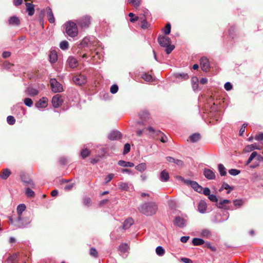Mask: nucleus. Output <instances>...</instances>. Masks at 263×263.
I'll return each mask as SVG.
<instances>
[{
    "instance_id": "obj_1",
    "label": "nucleus",
    "mask_w": 263,
    "mask_h": 263,
    "mask_svg": "<svg viewBox=\"0 0 263 263\" xmlns=\"http://www.w3.org/2000/svg\"><path fill=\"white\" fill-rule=\"evenodd\" d=\"M157 209V205L154 202L144 203L139 208L141 213L147 216H151L156 214Z\"/></svg>"
},
{
    "instance_id": "obj_2",
    "label": "nucleus",
    "mask_w": 263,
    "mask_h": 263,
    "mask_svg": "<svg viewBox=\"0 0 263 263\" xmlns=\"http://www.w3.org/2000/svg\"><path fill=\"white\" fill-rule=\"evenodd\" d=\"M26 206L24 204H20L17 206L16 211L18 217L15 220L17 222V226L18 228H23L26 227L30 222L29 220L24 221V218L22 217V213L26 210Z\"/></svg>"
},
{
    "instance_id": "obj_3",
    "label": "nucleus",
    "mask_w": 263,
    "mask_h": 263,
    "mask_svg": "<svg viewBox=\"0 0 263 263\" xmlns=\"http://www.w3.org/2000/svg\"><path fill=\"white\" fill-rule=\"evenodd\" d=\"M158 41L161 46L166 47L165 51L167 54L170 53L174 48V46L171 45V40L167 36H159Z\"/></svg>"
},
{
    "instance_id": "obj_4",
    "label": "nucleus",
    "mask_w": 263,
    "mask_h": 263,
    "mask_svg": "<svg viewBox=\"0 0 263 263\" xmlns=\"http://www.w3.org/2000/svg\"><path fill=\"white\" fill-rule=\"evenodd\" d=\"M66 33L71 37H75L78 35V30L76 24L72 21H68L65 24Z\"/></svg>"
},
{
    "instance_id": "obj_5",
    "label": "nucleus",
    "mask_w": 263,
    "mask_h": 263,
    "mask_svg": "<svg viewBox=\"0 0 263 263\" xmlns=\"http://www.w3.org/2000/svg\"><path fill=\"white\" fill-rule=\"evenodd\" d=\"M50 83L52 90L54 92H60L63 90L62 85L55 79H51Z\"/></svg>"
},
{
    "instance_id": "obj_6",
    "label": "nucleus",
    "mask_w": 263,
    "mask_h": 263,
    "mask_svg": "<svg viewBox=\"0 0 263 263\" xmlns=\"http://www.w3.org/2000/svg\"><path fill=\"white\" fill-rule=\"evenodd\" d=\"M183 181L186 184L191 185L195 191L199 193H202L203 187L199 185L196 182L190 180H184Z\"/></svg>"
},
{
    "instance_id": "obj_7",
    "label": "nucleus",
    "mask_w": 263,
    "mask_h": 263,
    "mask_svg": "<svg viewBox=\"0 0 263 263\" xmlns=\"http://www.w3.org/2000/svg\"><path fill=\"white\" fill-rule=\"evenodd\" d=\"M78 23L82 28H87L90 24V17L85 16L79 20Z\"/></svg>"
},
{
    "instance_id": "obj_8",
    "label": "nucleus",
    "mask_w": 263,
    "mask_h": 263,
    "mask_svg": "<svg viewBox=\"0 0 263 263\" xmlns=\"http://www.w3.org/2000/svg\"><path fill=\"white\" fill-rule=\"evenodd\" d=\"M63 100L60 95L54 96L52 99V104L54 108H58L62 105Z\"/></svg>"
},
{
    "instance_id": "obj_9",
    "label": "nucleus",
    "mask_w": 263,
    "mask_h": 263,
    "mask_svg": "<svg viewBox=\"0 0 263 263\" xmlns=\"http://www.w3.org/2000/svg\"><path fill=\"white\" fill-rule=\"evenodd\" d=\"M139 117L141 120V123L143 124L144 122L150 120L151 117L148 112L147 110H143L141 111Z\"/></svg>"
},
{
    "instance_id": "obj_10",
    "label": "nucleus",
    "mask_w": 263,
    "mask_h": 263,
    "mask_svg": "<svg viewBox=\"0 0 263 263\" xmlns=\"http://www.w3.org/2000/svg\"><path fill=\"white\" fill-rule=\"evenodd\" d=\"M261 148L262 146L257 143H254L246 146L244 148L243 151L245 153H249L254 149H261Z\"/></svg>"
},
{
    "instance_id": "obj_11",
    "label": "nucleus",
    "mask_w": 263,
    "mask_h": 263,
    "mask_svg": "<svg viewBox=\"0 0 263 263\" xmlns=\"http://www.w3.org/2000/svg\"><path fill=\"white\" fill-rule=\"evenodd\" d=\"M73 82L78 85H82L86 82V77L81 74L75 76L73 78Z\"/></svg>"
},
{
    "instance_id": "obj_12",
    "label": "nucleus",
    "mask_w": 263,
    "mask_h": 263,
    "mask_svg": "<svg viewBox=\"0 0 263 263\" xmlns=\"http://www.w3.org/2000/svg\"><path fill=\"white\" fill-rule=\"evenodd\" d=\"M231 203V201L228 199H224L223 200L220 201L218 203H217V206L219 209H223L226 210H228L230 209L229 206L227 204Z\"/></svg>"
},
{
    "instance_id": "obj_13",
    "label": "nucleus",
    "mask_w": 263,
    "mask_h": 263,
    "mask_svg": "<svg viewBox=\"0 0 263 263\" xmlns=\"http://www.w3.org/2000/svg\"><path fill=\"white\" fill-rule=\"evenodd\" d=\"M48 99L43 97L35 103V107L37 108H45L47 106Z\"/></svg>"
},
{
    "instance_id": "obj_14",
    "label": "nucleus",
    "mask_w": 263,
    "mask_h": 263,
    "mask_svg": "<svg viewBox=\"0 0 263 263\" xmlns=\"http://www.w3.org/2000/svg\"><path fill=\"white\" fill-rule=\"evenodd\" d=\"M200 66L203 71H207L210 67L208 59L206 58H202L200 60Z\"/></svg>"
},
{
    "instance_id": "obj_15",
    "label": "nucleus",
    "mask_w": 263,
    "mask_h": 263,
    "mask_svg": "<svg viewBox=\"0 0 263 263\" xmlns=\"http://www.w3.org/2000/svg\"><path fill=\"white\" fill-rule=\"evenodd\" d=\"M207 210V204L204 200H200L198 205V211L200 213H205Z\"/></svg>"
},
{
    "instance_id": "obj_16",
    "label": "nucleus",
    "mask_w": 263,
    "mask_h": 263,
    "mask_svg": "<svg viewBox=\"0 0 263 263\" xmlns=\"http://www.w3.org/2000/svg\"><path fill=\"white\" fill-rule=\"evenodd\" d=\"M121 137V134L118 131H112L109 133L108 136L109 139L111 140H115L120 139Z\"/></svg>"
},
{
    "instance_id": "obj_17",
    "label": "nucleus",
    "mask_w": 263,
    "mask_h": 263,
    "mask_svg": "<svg viewBox=\"0 0 263 263\" xmlns=\"http://www.w3.org/2000/svg\"><path fill=\"white\" fill-rule=\"evenodd\" d=\"M174 224L178 227H183L185 226L186 221L183 218L177 217L174 220Z\"/></svg>"
},
{
    "instance_id": "obj_18",
    "label": "nucleus",
    "mask_w": 263,
    "mask_h": 263,
    "mask_svg": "<svg viewBox=\"0 0 263 263\" xmlns=\"http://www.w3.org/2000/svg\"><path fill=\"white\" fill-rule=\"evenodd\" d=\"M169 174L166 170H163L160 173V179L161 181L166 182L169 180Z\"/></svg>"
},
{
    "instance_id": "obj_19",
    "label": "nucleus",
    "mask_w": 263,
    "mask_h": 263,
    "mask_svg": "<svg viewBox=\"0 0 263 263\" xmlns=\"http://www.w3.org/2000/svg\"><path fill=\"white\" fill-rule=\"evenodd\" d=\"M204 175L208 179H214L215 178V175L214 173L210 169L204 170Z\"/></svg>"
},
{
    "instance_id": "obj_20",
    "label": "nucleus",
    "mask_w": 263,
    "mask_h": 263,
    "mask_svg": "<svg viewBox=\"0 0 263 263\" xmlns=\"http://www.w3.org/2000/svg\"><path fill=\"white\" fill-rule=\"evenodd\" d=\"M67 63L71 68H75L78 65V61L73 57H69L67 60Z\"/></svg>"
},
{
    "instance_id": "obj_21",
    "label": "nucleus",
    "mask_w": 263,
    "mask_h": 263,
    "mask_svg": "<svg viewBox=\"0 0 263 263\" xmlns=\"http://www.w3.org/2000/svg\"><path fill=\"white\" fill-rule=\"evenodd\" d=\"M129 247L128 245V244L126 243H123L121 244L119 246V248H118L119 251L121 253H125L126 252H127L129 250Z\"/></svg>"
},
{
    "instance_id": "obj_22",
    "label": "nucleus",
    "mask_w": 263,
    "mask_h": 263,
    "mask_svg": "<svg viewBox=\"0 0 263 263\" xmlns=\"http://www.w3.org/2000/svg\"><path fill=\"white\" fill-rule=\"evenodd\" d=\"M19 18L15 16L11 17L9 19V24L12 26H17L20 24Z\"/></svg>"
},
{
    "instance_id": "obj_23",
    "label": "nucleus",
    "mask_w": 263,
    "mask_h": 263,
    "mask_svg": "<svg viewBox=\"0 0 263 263\" xmlns=\"http://www.w3.org/2000/svg\"><path fill=\"white\" fill-rule=\"evenodd\" d=\"M26 11L28 12L29 15H32L34 13V5L31 3H26Z\"/></svg>"
},
{
    "instance_id": "obj_24",
    "label": "nucleus",
    "mask_w": 263,
    "mask_h": 263,
    "mask_svg": "<svg viewBox=\"0 0 263 263\" xmlns=\"http://www.w3.org/2000/svg\"><path fill=\"white\" fill-rule=\"evenodd\" d=\"M47 17L48 21L51 23H53L54 22V17L53 14V13L51 11V9L50 8H48L47 9Z\"/></svg>"
},
{
    "instance_id": "obj_25",
    "label": "nucleus",
    "mask_w": 263,
    "mask_h": 263,
    "mask_svg": "<svg viewBox=\"0 0 263 263\" xmlns=\"http://www.w3.org/2000/svg\"><path fill=\"white\" fill-rule=\"evenodd\" d=\"M10 174H11V171L9 170L6 168V169H4L3 170L2 174L0 175V177L3 179L5 180L8 178V177L10 176Z\"/></svg>"
},
{
    "instance_id": "obj_26",
    "label": "nucleus",
    "mask_w": 263,
    "mask_h": 263,
    "mask_svg": "<svg viewBox=\"0 0 263 263\" xmlns=\"http://www.w3.org/2000/svg\"><path fill=\"white\" fill-rule=\"evenodd\" d=\"M58 59L57 52L55 51H51L49 54V60L51 63H55Z\"/></svg>"
},
{
    "instance_id": "obj_27",
    "label": "nucleus",
    "mask_w": 263,
    "mask_h": 263,
    "mask_svg": "<svg viewBox=\"0 0 263 263\" xmlns=\"http://www.w3.org/2000/svg\"><path fill=\"white\" fill-rule=\"evenodd\" d=\"M118 164L123 167H133L134 164L130 162H126L123 160H120L118 162Z\"/></svg>"
},
{
    "instance_id": "obj_28",
    "label": "nucleus",
    "mask_w": 263,
    "mask_h": 263,
    "mask_svg": "<svg viewBox=\"0 0 263 263\" xmlns=\"http://www.w3.org/2000/svg\"><path fill=\"white\" fill-rule=\"evenodd\" d=\"M198 79L196 77H194L192 78V87L194 90H196L198 88Z\"/></svg>"
},
{
    "instance_id": "obj_29",
    "label": "nucleus",
    "mask_w": 263,
    "mask_h": 263,
    "mask_svg": "<svg viewBox=\"0 0 263 263\" xmlns=\"http://www.w3.org/2000/svg\"><path fill=\"white\" fill-rule=\"evenodd\" d=\"M133 220L132 218H128L124 222L123 227L125 229H128L133 224Z\"/></svg>"
},
{
    "instance_id": "obj_30",
    "label": "nucleus",
    "mask_w": 263,
    "mask_h": 263,
    "mask_svg": "<svg viewBox=\"0 0 263 263\" xmlns=\"http://www.w3.org/2000/svg\"><path fill=\"white\" fill-rule=\"evenodd\" d=\"M190 140L192 142H196L200 139V135L199 134H194L190 136Z\"/></svg>"
},
{
    "instance_id": "obj_31",
    "label": "nucleus",
    "mask_w": 263,
    "mask_h": 263,
    "mask_svg": "<svg viewBox=\"0 0 263 263\" xmlns=\"http://www.w3.org/2000/svg\"><path fill=\"white\" fill-rule=\"evenodd\" d=\"M27 92L28 94L31 96H36L39 93V91L36 89L32 87L28 88Z\"/></svg>"
},
{
    "instance_id": "obj_32",
    "label": "nucleus",
    "mask_w": 263,
    "mask_h": 263,
    "mask_svg": "<svg viewBox=\"0 0 263 263\" xmlns=\"http://www.w3.org/2000/svg\"><path fill=\"white\" fill-rule=\"evenodd\" d=\"M156 253L159 256H162L165 254V250L161 246H158L156 249Z\"/></svg>"
},
{
    "instance_id": "obj_33",
    "label": "nucleus",
    "mask_w": 263,
    "mask_h": 263,
    "mask_svg": "<svg viewBox=\"0 0 263 263\" xmlns=\"http://www.w3.org/2000/svg\"><path fill=\"white\" fill-rule=\"evenodd\" d=\"M192 243L194 246H199L204 243V240L201 238H195L192 240Z\"/></svg>"
},
{
    "instance_id": "obj_34",
    "label": "nucleus",
    "mask_w": 263,
    "mask_h": 263,
    "mask_svg": "<svg viewBox=\"0 0 263 263\" xmlns=\"http://www.w3.org/2000/svg\"><path fill=\"white\" fill-rule=\"evenodd\" d=\"M136 168L138 171L142 172L146 169V164L145 163H141L137 165Z\"/></svg>"
},
{
    "instance_id": "obj_35",
    "label": "nucleus",
    "mask_w": 263,
    "mask_h": 263,
    "mask_svg": "<svg viewBox=\"0 0 263 263\" xmlns=\"http://www.w3.org/2000/svg\"><path fill=\"white\" fill-rule=\"evenodd\" d=\"M218 170H219V172L221 176H225L227 174V172L226 171V168H225L224 166L222 164H219L218 165Z\"/></svg>"
},
{
    "instance_id": "obj_36",
    "label": "nucleus",
    "mask_w": 263,
    "mask_h": 263,
    "mask_svg": "<svg viewBox=\"0 0 263 263\" xmlns=\"http://www.w3.org/2000/svg\"><path fill=\"white\" fill-rule=\"evenodd\" d=\"M119 188L122 190L127 191L129 188V186L127 183L126 182H120L119 184Z\"/></svg>"
},
{
    "instance_id": "obj_37",
    "label": "nucleus",
    "mask_w": 263,
    "mask_h": 263,
    "mask_svg": "<svg viewBox=\"0 0 263 263\" xmlns=\"http://www.w3.org/2000/svg\"><path fill=\"white\" fill-rule=\"evenodd\" d=\"M128 2L131 4L134 7L137 8L140 5V0H128Z\"/></svg>"
},
{
    "instance_id": "obj_38",
    "label": "nucleus",
    "mask_w": 263,
    "mask_h": 263,
    "mask_svg": "<svg viewBox=\"0 0 263 263\" xmlns=\"http://www.w3.org/2000/svg\"><path fill=\"white\" fill-rule=\"evenodd\" d=\"M233 203L236 208H240L242 205L243 202L241 199H236L233 201Z\"/></svg>"
},
{
    "instance_id": "obj_39",
    "label": "nucleus",
    "mask_w": 263,
    "mask_h": 263,
    "mask_svg": "<svg viewBox=\"0 0 263 263\" xmlns=\"http://www.w3.org/2000/svg\"><path fill=\"white\" fill-rule=\"evenodd\" d=\"M257 155V153L256 152H253L250 155V157L249 158L248 160L246 162V165H248L252 161V160L256 157Z\"/></svg>"
},
{
    "instance_id": "obj_40",
    "label": "nucleus",
    "mask_w": 263,
    "mask_h": 263,
    "mask_svg": "<svg viewBox=\"0 0 263 263\" xmlns=\"http://www.w3.org/2000/svg\"><path fill=\"white\" fill-rule=\"evenodd\" d=\"M60 48L63 50L67 49L68 47V43L66 41H63L60 44Z\"/></svg>"
},
{
    "instance_id": "obj_41",
    "label": "nucleus",
    "mask_w": 263,
    "mask_h": 263,
    "mask_svg": "<svg viewBox=\"0 0 263 263\" xmlns=\"http://www.w3.org/2000/svg\"><path fill=\"white\" fill-rule=\"evenodd\" d=\"M128 15L130 17V21L132 23H135L139 20V17L135 16L133 13H129Z\"/></svg>"
},
{
    "instance_id": "obj_42",
    "label": "nucleus",
    "mask_w": 263,
    "mask_h": 263,
    "mask_svg": "<svg viewBox=\"0 0 263 263\" xmlns=\"http://www.w3.org/2000/svg\"><path fill=\"white\" fill-rule=\"evenodd\" d=\"M142 78L145 81H147V82H151L153 81V78L152 77L149 75V74H144L143 76H142Z\"/></svg>"
},
{
    "instance_id": "obj_43",
    "label": "nucleus",
    "mask_w": 263,
    "mask_h": 263,
    "mask_svg": "<svg viewBox=\"0 0 263 263\" xmlns=\"http://www.w3.org/2000/svg\"><path fill=\"white\" fill-rule=\"evenodd\" d=\"M171 24L168 23L166 25L164 29V33L165 34H170V32H171Z\"/></svg>"
},
{
    "instance_id": "obj_44",
    "label": "nucleus",
    "mask_w": 263,
    "mask_h": 263,
    "mask_svg": "<svg viewBox=\"0 0 263 263\" xmlns=\"http://www.w3.org/2000/svg\"><path fill=\"white\" fill-rule=\"evenodd\" d=\"M24 104L29 107H31L33 104L32 100L30 98H26L24 99Z\"/></svg>"
},
{
    "instance_id": "obj_45",
    "label": "nucleus",
    "mask_w": 263,
    "mask_h": 263,
    "mask_svg": "<svg viewBox=\"0 0 263 263\" xmlns=\"http://www.w3.org/2000/svg\"><path fill=\"white\" fill-rule=\"evenodd\" d=\"M7 122L10 125L14 124L15 122L14 118L11 116H9L7 117Z\"/></svg>"
},
{
    "instance_id": "obj_46",
    "label": "nucleus",
    "mask_w": 263,
    "mask_h": 263,
    "mask_svg": "<svg viewBox=\"0 0 263 263\" xmlns=\"http://www.w3.org/2000/svg\"><path fill=\"white\" fill-rule=\"evenodd\" d=\"M176 78H182V79H183L184 80L188 79L189 78V76L187 75V73H178V74H176Z\"/></svg>"
},
{
    "instance_id": "obj_47",
    "label": "nucleus",
    "mask_w": 263,
    "mask_h": 263,
    "mask_svg": "<svg viewBox=\"0 0 263 263\" xmlns=\"http://www.w3.org/2000/svg\"><path fill=\"white\" fill-rule=\"evenodd\" d=\"M240 171L236 169H231L229 171L230 174L233 176H236L240 173Z\"/></svg>"
},
{
    "instance_id": "obj_48",
    "label": "nucleus",
    "mask_w": 263,
    "mask_h": 263,
    "mask_svg": "<svg viewBox=\"0 0 263 263\" xmlns=\"http://www.w3.org/2000/svg\"><path fill=\"white\" fill-rule=\"evenodd\" d=\"M89 151L87 149H84L81 152V156L83 158H85L89 155Z\"/></svg>"
},
{
    "instance_id": "obj_49",
    "label": "nucleus",
    "mask_w": 263,
    "mask_h": 263,
    "mask_svg": "<svg viewBox=\"0 0 263 263\" xmlns=\"http://www.w3.org/2000/svg\"><path fill=\"white\" fill-rule=\"evenodd\" d=\"M114 176L115 175L114 174H108L105 179V183L106 184L109 181H110L111 179L114 178Z\"/></svg>"
},
{
    "instance_id": "obj_50",
    "label": "nucleus",
    "mask_w": 263,
    "mask_h": 263,
    "mask_svg": "<svg viewBox=\"0 0 263 263\" xmlns=\"http://www.w3.org/2000/svg\"><path fill=\"white\" fill-rule=\"evenodd\" d=\"M26 194L28 197H33L34 195V192L30 189L29 188H27L26 190Z\"/></svg>"
},
{
    "instance_id": "obj_51",
    "label": "nucleus",
    "mask_w": 263,
    "mask_h": 263,
    "mask_svg": "<svg viewBox=\"0 0 263 263\" xmlns=\"http://www.w3.org/2000/svg\"><path fill=\"white\" fill-rule=\"evenodd\" d=\"M208 198L212 202H217L218 201V198L215 195L213 194H210L209 196H208Z\"/></svg>"
},
{
    "instance_id": "obj_52",
    "label": "nucleus",
    "mask_w": 263,
    "mask_h": 263,
    "mask_svg": "<svg viewBox=\"0 0 263 263\" xmlns=\"http://www.w3.org/2000/svg\"><path fill=\"white\" fill-rule=\"evenodd\" d=\"M118 87L117 85H113L111 86L110 91L112 93H115L118 91Z\"/></svg>"
},
{
    "instance_id": "obj_53",
    "label": "nucleus",
    "mask_w": 263,
    "mask_h": 263,
    "mask_svg": "<svg viewBox=\"0 0 263 263\" xmlns=\"http://www.w3.org/2000/svg\"><path fill=\"white\" fill-rule=\"evenodd\" d=\"M90 255L91 256H92L93 257H97L98 256V252L93 248H92L90 249Z\"/></svg>"
},
{
    "instance_id": "obj_54",
    "label": "nucleus",
    "mask_w": 263,
    "mask_h": 263,
    "mask_svg": "<svg viewBox=\"0 0 263 263\" xmlns=\"http://www.w3.org/2000/svg\"><path fill=\"white\" fill-rule=\"evenodd\" d=\"M130 149V145L128 143L125 144L124 145V147L123 154H125L128 153L129 152Z\"/></svg>"
},
{
    "instance_id": "obj_55",
    "label": "nucleus",
    "mask_w": 263,
    "mask_h": 263,
    "mask_svg": "<svg viewBox=\"0 0 263 263\" xmlns=\"http://www.w3.org/2000/svg\"><path fill=\"white\" fill-rule=\"evenodd\" d=\"M140 23H141V27L142 28L146 29V28H148V24L146 20H144V21L140 22Z\"/></svg>"
},
{
    "instance_id": "obj_56",
    "label": "nucleus",
    "mask_w": 263,
    "mask_h": 263,
    "mask_svg": "<svg viewBox=\"0 0 263 263\" xmlns=\"http://www.w3.org/2000/svg\"><path fill=\"white\" fill-rule=\"evenodd\" d=\"M89 41V39L87 38V37H85L84 38L82 41L81 42V45L82 46H87L88 45V42Z\"/></svg>"
},
{
    "instance_id": "obj_57",
    "label": "nucleus",
    "mask_w": 263,
    "mask_h": 263,
    "mask_svg": "<svg viewBox=\"0 0 263 263\" xmlns=\"http://www.w3.org/2000/svg\"><path fill=\"white\" fill-rule=\"evenodd\" d=\"M203 194L205 196H209L211 194V191L208 187L203 188L202 192Z\"/></svg>"
},
{
    "instance_id": "obj_58",
    "label": "nucleus",
    "mask_w": 263,
    "mask_h": 263,
    "mask_svg": "<svg viewBox=\"0 0 263 263\" xmlns=\"http://www.w3.org/2000/svg\"><path fill=\"white\" fill-rule=\"evenodd\" d=\"M17 255L16 254H14L12 256H11L8 260L10 261L11 263H14V261L17 258Z\"/></svg>"
},
{
    "instance_id": "obj_59",
    "label": "nucleus",
    "mask_w": 263,
    "mask_h": 263,
    "mask_svg": "<svg viewBox=\"0 0 263 263\" xmlns=\"http://www.w3.org/2000/svg\"><path fill=\"white\" fill-rule=\"evenodd\" d=\"M224 88L228 91L230 90L232 88V85L230 82H227L224 84Z\"/></svg>"
},
{
    "instance_id": "obj_60",
    "label": "nucleus",
    "mask_w": 263,
    "mask_h": 263,
    "mask_svg": "<svg viewBox=\"0 0 263 263\" xmlns=\"http://www.w3.org/2000/svg\"><path fill=\"white\" fill-rule=\"evenodd\" d=\"M221 189H230L232 190L233 189L227 183H223L221 186Z\"/></svg>"
},
{
    "instance_id": "obj_61",
    "label": "nucleus",
    "mask_w": 263,
    "mask_h": 263,
    "mask_svg": "<svg viewBox=\"0 0 263 263\" xmlns=\"http://www.w3.org/2000/svg\"><path fill=\"white\" fill-rule=\"evenodd\" d=\"M254 139L257 141H261L263 140V134L261 133L257 135H256Z\"/></svg>"
},
{
    "instance_id": "obj_62",
    "label": "nucleus",
    "mask_w": 263,
    "mask_h": 263,
    "mask_svg": "<svg viewBox=\"0 0 263 263\" xmlns=\"http://www.w3.org/2000/svg\"><path fill=\"white\" fill-rule=\"evenodd\" d=\"M246 126L247 124H243V125L241 126V128L240 129L239 135L240 136H242L243 133L245 132Z\"/></svg>"
},
{
    "instance_id": "obj_63",
    "label": "nucleus",
    "mask_w": 263,
    "mask_h": 263,
    "mask_svg": "<svg viewBox=\"0 0 263 263\" xmlns=\"http://www.w3.org/2000/svg\"><path fill=\"white\" fill-rule=\"evenodd\" d=\"M11 53L9 51H5L3 53V57L4 58H8L10 56Z\"/></svg>"
},
{
    "instance_id": "obj_64",
    "label": "nucleus",
    "mask_w": 263,
    "mask_h": 263,
    "mask_svg": "<svg viewBox=\"0 0 263 263\" xmlns=\"http://www.w3.org/2000/svg\"><path fill=\"white\" fill-rule=\"evenodd\" d=\"M181 260L184 263H192V261L187 258H182Z\"/></svg>"
}]
</instances>
